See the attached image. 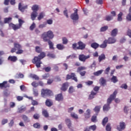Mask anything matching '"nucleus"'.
<instances>
[{"label":"nucleus","mask_w":131,"mask_h":131,"mask_svg":"<svg viewBox=\"0 0 131 131\" xmlns=\"http://www.w3.org/2000/svg\"><path fill=\"white\" fill-rule=\"evenodd\" d=\"M45 57H46V53H41L38 55V56H35L34 57L32 60V63L35 64L37 68H40L41 67V64H42L41 60H42Z\"/></svg>","instance_id":"obj_1"},{"label":"nucleus","mask_w":131,"mask_h":131,"mask_svg":"<svg viewBox=\"0 0 131 131\" xmlns=\"http://www.w3.org/2000/svg\"><path fill=\"white\" fill-rule=\"evenodd\" d=\"M117 95V91L115 90L114 93L110 96V97L107 100V103L103 106V111H109L110 110V104L116 98Z\"/></svg>","instance_id":"obj_2"},{"label":"nucleus","mask_w":131,"mask_h":131,"mask_svg":"<svg viewBox=\"0 0 131 131\" xmlns=\"http://www.w3.org/2000/svg\"><path fill=\"white\" fill-rule=\"evenodd\" d=\"M41 38H42L45 42H47V41L50 40V39H53V38H54V34L52 31H48L42 34Z\"/></svg>","instance_id":"obj_3"},{"label":"nucleus","mask_w":131,"mask_h":131,"mask_svg":"<svg viewBox=\"0 0 131 131\" xmlns=\"http://www.w3.org/2000/svg\"><path fill=\"white\" fill-rule=\"evenodd\" d=\"M22 46L20 45L19 43H14V48H12L11 50V53H15L17 55H21V54H23L24 51L21 50ZM16 51H17L16 52Z\"/></svg>","instance_id":"obj_4"},{"label":"nucleus","mask_w":131,"mask_h":131,"mask_svg":"<svg viewBox=\"0 0 131 131\" xmlns=\"http://www.w3.org/2000/svg\"><path fill=\"white\" fill-rule=\"evenodd\" d=\"M24 22V20L19 18L18 19V24L15 25L12 23H10L9 24V26L10 28H12L14 31L18 30V29H20V28L22 27V25H23Z\"/></svg>","instance_id":"obj_5"},{"label":"nucleus","mask_w":131,"mask_h":131,"mask_svg":"<svg viewBox=\"0 0 131 131\" xmlns=\"http://www.w3.org/2000/svg\"><path fill=\"white\" fill-rule=\"evenodd\" d=\"M53 91L49 89H42L41 90V96L43 98H46L47 97H51V96H53Z\"/></svg>","instance_id":"obj_6"},{"label":"nucleus","mask_w":131,"mask_h":131,"mask_svg":"<svg viewBox=\"0 0 131 131\" xmlns=\"http://www.w3.org/2000/svg\"><path fill=\"white\" fill-rule=\"evenodd\" d=\"M72 79L77 82L78 80H77V78L76 77V75H75V73H71V75L68 74L66 77V80H69V79Z\"/></svg>","instance_id":"obj_7"},{"label":"nucleus","mask_w":131,"mask_h":131,"mask_svg":"<svg viewBox=\"0 0 131 131\" xmlns=\"http://www.w3.org/2000/svg\"><path fill=\"white\" fill-rule=\"evenodd\" d=\"M78 10L76 9L74 13L71 15V19L73 20L74 21H77L78 19H79V17L78 16V14H77Z\"/></svg>","instance_id":"obj_8"},{"label":"nucleus","mask_w":131,"mask_h":131,"mask_svg":"<svg viewBox=\"0 0 131 131\" xmlns=\"http://www.w3.org/2000/svg\"><path fill=\"white\" fill-rule=\"evenodd\" d=\"M125 123L123 122H120L119 125L117 126V129L119 131H122L125 128Z\"/></svg>","instance_id":"obj_9"},{"label":"nucleus","mask_w":131,"mask_h":131,"mask_svg":"<svg viewBox=\"0 0 131 131\" xmlns=\"http://www.w3.org/2000/svg\"><path fill=\"white\" fill-rule=\"evenodd\" d=\"M90 57L91 56L90 55L85 56L83 54H80L79 55V59L82 62H85V60L90 59Z\"/></svg>","instance_id":"obj_10"},{"label":"nucleus","mask_w":131,"mask_h":131,"mask_svg":"<svg viewBox=\"0 0 131 131\" xmlns=\"http://www.w3.org/2000/svg\"><path fill=\"white\" fill-rule=\"evenodd\" d=\"M78 47H77V50H84L85 49V44L82 42L81 41L78 42Z\"/></svg>","instance_id":"obj_11"},{"label":"nucleus","mask_w":131,"mask_h":131,"mask_svg":"<svg viewBox=\"0 0 131 131\" xmlns=\"http://www.w3.org/2000/svg\"><path fill=\"white\" fill-rule=\"evenodd\" d=\"M68 86H69V84H68V82H65L63 83L62 85V86L60 88V90L62 92H66L67 90L68 89Z\"/></svg>","instance_id":"obj_12"},{"label":"nucleus","mask_w":131,"mask_h":131,"mask_svg":"<svg viewBox=\"0 0 131 131\" xmlns=\"http://www.w3.org/2000/svg\"><path fill=\"white\" fill-rule=\"evenodd\" d=\"M7 88H10V85L8 84L7 81H4L0 83V89H7Z\"/></svg>","instance_id":"obj_13"},{"label":"nucleus","mask_w":131,"mask_h":131,"mask_svg":"<svg viewBox=\"0 0 131 131\" xmlns=\"http://www.w3.org/2000/svg\"><path fill=\"white\" fill-rule=\"evenodd\" d=\"M63 99H64V98L63 97V94H62V93H60L55 95L56 101H58V102H60L61 101H63Z\"/></svg>","instance_id":"obj_14"},{"label":"nucleus","mask_w":131,"mask_h":131,"mask_svg":"<svg viewBox=\"0 0 131 131\" xmlns=\"http://www.w3.org/2000/svg\"><path fill=\"white\" fill-rule=\"evenodd\" d=\"M27 8H28V6L27 5L22 6V4H21V3H19L18 4V10H19L20 12H24V11H25V10H26Z\"/></svg>","instance_id":"obj_15"},{"label":"nucleus","mask_w":131,"mask_h":131,"mask_svg":"<svg viewBox=\"0 0 131 131\" xmlns=\"http://www.w3.org/2000/svg\"><path fill=\"white\" fill-rule=\"evenodd\" d=\"M85 119H89L91 117V110L88 109L84 114Z\"/></svg>","instance_id":"obj_16"},{"label":"nucleus","mask_w":131,"mask_h":131,"mask_svg":"<svg viewBox=\"0 0 131 131\" xmlns=\"http://www.w3.org/2000/svg\"><path fill=\"white\" fill-rule=\"evenodd\" d=\"M8 61H10L11 62H16L18 59L17 58L16 56H10L8 58Z\"/></svg>","instance_id":"obj_17"},{"label":"nucleus","mask_w":131,"mask_h":131,"mask_svg":"<svg viewBox=\"0 0 131 131\" xmlns=\"http://www.w3.org/2000/svg\"><path fill=\"white\" fill-rule=\"evenodd\" d=\"M107 43H115L116 42V39L115 38L110 37L107 40Z\"/></svg>","instance_id":"obj_18"},{"label":"nucleus","mask_w":131,"mask_h":131,"mask_svg":"<svg viewBox=\"0 0 131 131\" xmlns=\"http://www.w3.org/2000/svg\"><path fill=\"white\" fill-rule=\"evenodd\" d=\"M37 12L36 11H33L31 14V18L33 21L35 20V18L37 17Z\"/></svg>","instance_id":"obj_19"},{"label":"nucleus","mask_w":131,"mask_h":131,"mask_svg":"<svg viewBox=\"0 0 131 131\" xmlns=\"http://www.w3.org/2000/svg\"><path fill=\"white\" fill-rule=\"evenodd\" d=\"M35 50V52L36 53H37V54H40L41 53H44L43 52H42V49L41 48H40V47L36 46Z\"/></svg>","instance_id":"obj_20"},{"label":"nucleus","mask_w":131,"mask_h":131,"mask_svg":"<svg viewBox=\"0 0 131 131\" xmlns=\"http://www.w3.org/2000/svg\"><path fill=\"white\" fill-rule=\"evenodd\" d=\"M21 118L25 122H29L30 121L29 118H28V117L26 115H23L21 116Z\"/></svg>","instance_id":"obj_21"},{"label":"nucleus","mask_w":131,"mask_h":131,"mask_svg":"<svg viewBox=\"0 0 131 131\" xmlns=\"http://www.w3.org/2000/svg\"><path fill=\"white\" fill-rule=\"evenodd\" d=\"M91 47L93 49H94V50H97V49H98V47H100V45L99 44H98V43L95 42L91 43Z\"/></svg>","instance_id":"obj_22"},{"label":"nucleus","mask_w":131,"mask_h":131,"mask_svg":"<svg viewBox=\"0 0 131 131\" xmlns=\"http://www.w3.org/2000/svg\"><path fill=\"white\" fill-rule=\"evenodd\" d=\"M47 42H48V45L49 46V49L50 50H55V48L54 47V43H53L51 40L47 41Z\"/></svg>","instance_id":"obj_23"},{"label":"nucleus","mask_w":131,"mask_h":131,"mask_svg":"<svg viewBox=\"0 0 131 131\" xmlns=\"http://www.w3.org/2000/svg\"><path fill=\"white\" fill-rule=\"evenodd\" d=\"M46 106H48V107H51V106H53V102L49 99H48L46 100Z\"/></svg>","instance_id":"obj_24"},{"label":"nucleus","mask_w":131,"mask_h":131,"mask_svg":"<svg viewBox=\"0 0 131 131\" xmlns=\"http://www.w3.org/2000/svg\"><path fill=\"white\" fill-rule=\"evenodd\" d=\"M106 59V56H105V54H102L101 55H100L98 57V61L99 62H102L103 60H105Z\"/></svg>","instance_id":"obj_25"},{"label":"nucleus","mask_w":131,"mask_h":131,"mask_svg":"<svg viewBox=\"0 0 131 131\" xmlns=\"http://www.w3.org/2000/svg\"><path fill=\"white\" fill-rule=\"evenodd\" d=\"M66 121V123L67 124V125L68 126L69 128H70V127H71V120H70V119H67L65 120Z\"/></svg>","instance_id":"obj_26"},{"label":"nucleus","mask_w":131,"mask_h":131,"mask_svg":"<svg viewBox=\"0 0 131 131\" xmlns=\"http://www.w3.org/2000/svg\"><path fill=\"white\" fill-rule=\"evenodd\" d=\"M30 77H31V78H33V79H34L35 80H38L39 79V77H38L37 75L33 74H30Z\"/></svg>","instance_id":"obj_27"},{"label":"nucleus","mask_w":131,"mask_h":131,"mask_svg":"<svg viewBox=\"0 0 131 131\" xmlns=\"http://www.w3.org/2000/svg\"><path fill=\"white\" fill-rule=\"evenodd\" d=\"M56 48L58 49V50L62 51V50H64V49H65V46L62 44H57L56 45Z\"/></svg>","instance_id":"obj_28"},{"label":"nucleus","mask_w":131,"mask_h":131,"mask_svg":"<svg viewBox=\"0 0 131 131\" xmlns=\"http://www.w3.org/2000/svg\"><path fill=\"white\" fill-rule=\"evenodd\" d=\"M96 95H97V93L94 91H92L91 94L89 95V100H92L94 99V96H96Z\"/></svg>","instance_id":"obj_29"},{"label":"nucleus","mask_w":131,"mask_h":131,"mask_svg":"<svg viewBox=\"0 0 131 131\" xmlns=\"http://www.w3.org/2000/svg\"><path fill=\"white\" fill-rule=\"evenodd\" d=\"M107 43H108V42H107V40H105L103 43L100 45L99 46L100 48H101V49H105V48H106L107 47Z\"/></svg>","instance_id":"obj_30"},{"label":"nucleus","mask_w":131,"mask_h":131,"mask_svg":"<svg viewBox=\"0 0 131 131\" xmlns=\"http://www.w3.org/2000/svg\"><path fill=\"white\" fill-rule=\"evenodd\" d=\"M117 32H118L117 29L113 30L111 32L112 36H116V35H117Z\"/></svg>","instance_id":"obj_31"},{"label":"nucleus","mask_w":131,"mask_h":131,"mask_svg":"<svg viewBox=\"0 0 131 131\" xmlns=\"http://www.w3.org/2000/svg\"><path fill=\"white\" fill-rule=\"evenodd\" d=\"M42 116L45 117L46 118H48L49 117V113H48V111L46 110H43L42 112Z\"/></svg>","instance_id":"obj_32"},{"label":"nucleus","mask_w":131,"mask_h":131,"mask_svg":"<svg viewBox=\"0 0 131 131\" xmlns=\"http://www.w3.org/2000/svg\"><path fill=\"white\" fill-rule=\"evenodd\" d=\"M102 73H103V70H99V71L94 72L93 73V74L95 76H99V75H101V74H102Z\"/></svg>","instance_id":"obj_33"},{"label":"nucleus","mask_w":131,"mask_h":131,"mask_svg":"<svg viewBox=\"0 0 131 131\" xmlns=\"http://www.w3.org/2000/svg\"><path fill=\"white\" fill-rule=\"evenodd\" d=\"M26 111V107H20L18 108V113H22L23 112H25Z\"/></svg>","instance_id":"obj_34"},{"label":"nucleus","mask_w":131,"mask_h":131,"mask_svg":"<svg viewBox=\"0 0 131 131\" xmlns=\"http://www.w3.org/2000/svg\"><path fill=\"white\" fill-rule=\"evenodd\" d=\"M85 69H86V68H85V67H78L77 69V72H78V73L81 72V71H82V70H85Z\"/></svg>","instance_id":"obj_35"},{"label":"nucleus","mask_w":131,"mask_h":131,"mask_svg":"<svg viewBox=\"0 0 131 131\" xmlns=\"http://www.w3.org/2000/svg\"><path fill=\"white\" fill-rule=\"evenodd\" d=\"M107 122H108V117H106L102 120V125H103V126H105Z\"/></svg>","instance_id":"obj_36"},{"label":"nucleus","mask_w":131,"mask_h":131,"mask_svg":"<svg viewBox=\"0 0 131 131\" xmlns=\"http://www.w3.org/2000/svg\"><path fill=\"white\" fill-rule=\"evenodd\" d=\"M12 17H7L4 18V23L5 24H7V23H9L12 21Z\"/></svg>","instance_id":"obj_37"},{"label":"nucleus","mask_w":131,"mask_h":131,"mask_svg":"<svg viewBox=\"0 0 131 131\" xmlns=\"http://www.w3.org/2000/svg\"><path fill=\"white\" fill-rule=\"evenodd\" d=\"M100 110H101V106H96L94 108V111H95L96 113H98L99 112H100Z\"/></svg>","instance_id":"obj_38"},{"label":"nucleus","mask_w":131,"mask_h":131,"mask_svg":"<svg viewBox=\"0 0 131 131\" xmlns=\"http://www.w3.org/2000/svg\"><path fill=\"white\" fill-rule=\"evenodd\" d=\"M32 10L33 12H37V11H38V5H33L32 7Z\"/></svg>","instance_id":"obj_39"},{"label":"nucleus","mask_w":131,"mask_h":131,"mask_svg":"<svg viewBox=\"0 0 131 131\" xmlns=\"http://www.w3.org/2000/svg\"><path fill=\"white\" fill-rule=\"evenodd\" d=\"M111 80L114 83H116V82L118 81V80L117 79V77L115 76H113L111 78Z\"/></svg>","instance_id":"obj_40"},{"label":"nucleus","mask_w":131,"mask_h":131,"mask_svg":"<svg viewBox=\"0 0 131 131\" xmlns=\"http://www.w3.org/2000/svg\"><path fill=\"white\" fill-rule=\"evenodd\" d=\"M123 15V13L120 12L119 14L118 15V21H122Z\"/></svg>","instance_id":"obj_41"},{"label":"nucleus","mask_w":131,"mask_h":131,"mask_svg":"<svg viewBox=\"0 0 131 131\" xmlns=\"http://www.w3.org/2000/svg\"><path fill=\"white\" fill-rule=\"evenodd\" d=\"M45 17V13L43 12H41L38 16V20H40L41 19H43Z\"/></svg>","instance_id":"obj_42"},{"label":"nucleus","mask_w":131,"mask_h":131,"mask_svg":"<svg viewBox=\"0 0 131 131\" xmlns=\"http://www.w3.org/2000/svg\"><path fill=\"white\" fill-rule=\"evenodd\" d=\"M105 20L106 21H111V20H113V16L112 15H106Z\"/></svg>","instance_id":"obj_43"},{"label":"nucleus","mask_w":131,"mask_h":131,"mask_svg":"<svg viewBox=\"0 0 131 131\" xmlns=\"http://www.w3.org/2000/svg\"><path fill=\"white\" fill-rule=\"evenodd\" d=\"M68 92L69 94H72V93H74V92H75V90H74L73 86H71L69 89Z\"/></svg>","instance_id":"obj_44"},{"label":"nucleus","mask_w":131,"mask_h":131,"mask_svg":"<svg viewBox=\"0 0 131 131\" xmlns=\"http://www.w3.org/2000/svg\"><path fill=\"white\" fill-rule=\"evenodd\" d=\"M71 117L74 118L75 119H78V116L77 114H75V113H73L71 114Z\"/></svg>","instance_id":"obj_45"},{"label":"nucleus","mask_w":131,"mask_h":131,"mask_svg":"<svg viewBox=\"0 0 131 131\" xmlns=\"http://www.w3.org/2000/svg\"><path fill=\"white\" fill-rule=\"evenodd\" d=\"M108 29V26H105L104 27H102L100 29L101 32H104V31H106Z\"/></svg>","instance_id":"obj_46"},{"label":"nucleus","mask_w":131,"mask_h":131,"mask_svg":"<svg viewBox=\"0 0 131 131\" xmlns=\"http://www.w3.org/2000/svg\"><path fill=\"white\" fill-rule=\"evenodd\" d=\"M89 129H92L93 131L96 130L97 129V126L96 125H93L89 127Z\"/></svg>","instance_id":"obj_47"},{"label":"nucleus","mask_w":131,"mask_h":131,"mask_svg":"<svg viewBox=\"0 0 131 131\" xmlns=\"http://www.w3.org/2000/svg\"><path fill=\"white\" fill-rule=\"evenodd\" d=\"M62 43L63 45H67V43H68V39H67L66 37L62 38Z\"/></svg>","instance_id":"obj_48"},{"label":"nucleus","mask_w":131,"mask_h":131,"mask_svg":"<svg viewBox=\"0 0 131 131\" xmlns=\"http://www.w3.org/2000/svg\"><path fill=\"white\" fill-rule=\"evenodd\" d=\"M33 126L35 128H40V124L39 123H36L33 124Z\"/></svg>","instance_id":"obj_49"},{"label":"nucleus","mask_w":131,"mask_h":131,"mask_svg":"<svg viewBox=\"0 0 131 131\" xmlns=\"http://www.w3.org/2000/svg\"><path fill=\"white\" fill-rule=\"evenodd\" d=\"M40 117L39 114H37V113H35L34 115H33V118L34 119H39Z\"/></svg>","instance_id":"obj_50"},{"label":"nucleus","mask_w":131,"mask_h":131,"mask_svg":"<svg viewBox=\"0 0 131 131\" xmlns=\"http://www.w3.org/2000/svg\"><path fill=\"white\" fill-rule=\"evenodd\" d=\"M36 25H35V23H33L31 25V26L30 27V30H33V29H34L36 27Z\"/></svg>","instance_id":"obj_51"},{"label":"nucleus","mask_w":131,"mask_h":131,"mask_svg":"<svg viewBox=\"0 0 131 131\" xmlns=\"http://www.w3.org/2000/svg\"><path fill=\"white\" fill-rule=\"evenodd\" d=\"M91 121H92V122H96V121H97V116L93 115L92 117Z\"/></svg>","instance_id":"obj_52"},{"label":"nucleus","mask_w":131,"mask_h":131,"mask_svg":"<svg viewBox=\"0 0 131 131\" xmlns=\"http://www.w3.org/2000/svg\"><path fill=\"white\" fill-rule=\"evenodd\" d=\"M100 81L103 85H104V84H105L106 83V80H105L104 78H101L100 79Z\"/></svg>","instance_id":"obj_53"},{"label":"nucleus","mask_w":131,"mask_h":131,"mask_svg":"<svg viewBox=\"0 0 131 131\" xmlns=\"http://www.w3.org/2000/svg\"><path fill=\"white\" fill-rule=\"evenodd\" d=\"M111 124L110 123H108L106 126V131H111V127L110 126Z\"/></svg>","instance_id":"obj_54"},{"label":"nucleus","mask_w":131,"mask_h":131,"mask_svg":"<svg viewBox=\"0 0 131 131\" xmlns=\"http://www.w3.org/2000/svg\"><path fill=\"white\" fill-rule=\"evenodd\" d=\"M32 105H33V106H37V105H38V102L36 100H32Z\"/></svg>","instance_id":"obj_55"},{"label":"nucleus","mask_w":131,"mask_h":131,"mask_svg":"<svg viewBox=\"0 0 131 131\" xmlns=\"http://www.w3.org/2000/svg\"><path fill=\"white\" fill-rule=\"evenodd\" d=\"M126 19L128 21H131V12H129L128 14L126 16Z\"/></svg>","instance_id":"obj_56"},{"label":"nucleus","mask_w":131,"mask_h":131,"mask_svg":"<svg viewBox=\"0 0 131 131\" xmlns=\"http://www.w3.org/2000/svg\"><path fill=\"white\" fill-rule=\"evenodd\" d=\"M121 89H124V90L127 89V85L126 84H122L121 86Z\"/></svg>","instance_id":"obj_57"},{"label":"nucleus","mask_w":131,"mask_h":131,"mask_svg":"<svg viewBox=\"0 0 131 131\" xmlns=\"http://www.w3.org/2000/svg\"><path fill=\"white\" fill-rule=\"evenodd\" d=\"M16 100L18 101H22L23 100V96H16Z\"/></svg>","instance_id":"obj_58"},{"label":"nucleus","mask_w":131,"mask_h":131,"mask_svg":"<svg viewBox=\"0 0 131 131\" xmlns=\"http://www.w3.org/2000/svg\"><path fill=\"white\" fill-rule=\"evenodd\" d=\"M72 48L74 50H78L77 49V43H74L72 45Z\"/></svg>","instance_id":"obj_59"},{"label":"nucleus","mask_w":131,"mask_h":131,"mask_svg":"<svg viewBox=\"0 0 131 131\" xmlns=\"http://www.w3.org/2000/svg\"><path fill=\"white\" fill-rule=\"evenodd\" d=\"M109 71H110V67H107L105 69V71L104 72L105 74H107V75L109 74Z\"/></svg>","instance_id":"obj_60"},{"label":"nucleus","mask_w":131,"mask_h":131,"mask_svg":"<svg viewBox=\"0 0 131 131\" xmlns=\"http://www.w3.org/2000/svg\"><path fill=\"white\" fill-rule=\"evenodd\" d=\"M54 81V80L53 79H49L47 81L48 84H52Z\"/></svg>","instance_id":"obj_61"},{"label":"nucleus","mask_w":131,"mask_h":131,"mask_svg":"<svg viewBox=\"0 0 131 131\" xmlns=\"http://www.w3.org/2000/svg\"><path fill=\"white\" fill-rule=\"evenodd\" d=\"M47 56L50 58H55L56 57V56L53 53H49Z\"/></svg>","instance_id":"obj_62"},{"label":"nucleus","mask_w":131,"mask_h":131,"mask_svg":"<svg viewBox=\"0 0 131 131\" xmlns=\"http://www.w3.org/2000/svg\"><path fill=\"white\" fill-rule=\"evenodd\" d=\"M31 84L34 88H37L38 86V83L36 82H33Z\"/></svg>","instance_id":"obj_63"},{"label":"nucleus","mask_w":131,"mask_h":131,"mask_svg":"<svg viewBox=\"0 0 131 131\" xmlns=\"http://www.w3.org/2000/svg\"><path fill=\"white\" fill-rule=\"evenodd\" d=\"M15 102H11L10 103V108H14V107H15Z\"/></svg>","instance_id":"obj_64"}]
</instances>
